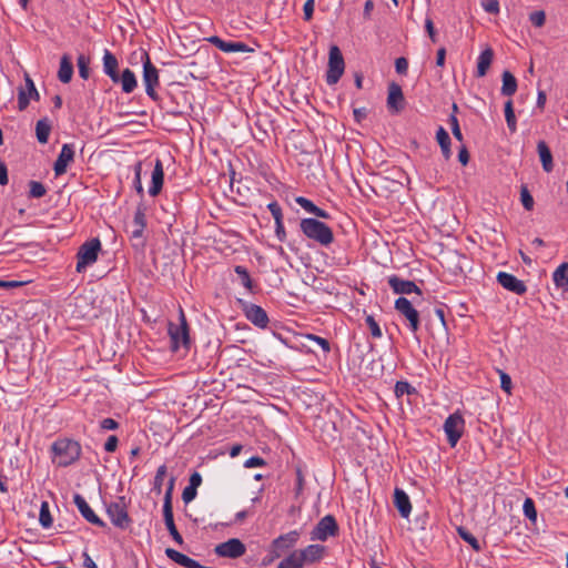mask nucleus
<instances>
[{"mask_svg": "<svg viewBox=\"0 0 568 568\" xmlns=\"http://www.w3.org/2000/svg\"><path fill=\"white\" fill-rule=\"evenodd\" d=\"M53 462L57 460L58 466L68 467L74 464L81 456L82 448L79 442L70 438H59L52 446Z\"/></svg>", "mask_w": 568, "mask_h": 568, "instance_id": "obj_1", "label": "nucleus"}, {"mask_svg": "<svg viewBox=\"0 0 568 568\" xmlns=\"http://www.w3.org/2000/svg\"><path fill=\"white\" fill-rule=\"evenodd\" d=\"M302 233L310 240L323 245L328 246L334 241V233L332 229L324 222L317 219L306 217L302 219L300 223Z\"/></svg>", "mask_w": 568, "mask_h": 568, "instance_id": "obj_2", "label": "nucleus"}, {"mask_svg": "<svg viewBox=\"0 0 568 568\" xmlns=\"http://www.w3.org/2000/svg\"><path fill=\"white\" fill-rule=\"evenodd\" d=\"M168 333L171 339V349L176 352L180 347L189 351L191 345L190 328L182 307L179 311V324L169 323Z\"/></svg>", "mask_w": 568, "mask_h": 568, "instance_id": "obj_3", "label": "nucleus"}, {"mask_svg": "<svg viewBox=\"0 0 568 568\" xmlns=\"http://www.w3.org/2000/svg\"><path fill=\"white\" fill-rule=\"evenodd\" d=\"M174 481H175V479H174V477H172L169 481V486H168V489L164 495L163 517H164V523H165L169 534L171 535L173 540L178 545L181 546L184 544V540L174 524L173 507H172V494H173V489H174Z\"/></svg>", "mask_w": 568, "mask_h": 568, "instance_id": "obj_4", "label": "nucleus"}, {"mask_svg": "<svg viewBox=\"0 0 568 568\" xmlns=\"http://www.w3.org/2000/svg\"><path fill=\"white\" fill-rule=\"evenodd\" d=\"M140 58L143 63V83L145 85V93L153 101L159 100V94L155 91V87L159 85V71L152 64L149 53L146 51L140 52Z\"/></svg>", "mask_w": 568, "mask_h": 568, "instance_id": "obj_5", "label": "nucleus"}, {"mask_svg": "<svg viewBox=\"0 0 568 568\" xmlns=\"http://www.w3.org/2000/svg\"><path fill=\"white\" fill-rule=\"evenodd\" d=\"M101 250V242L99 239H92L84 242L77 253V272L85 271L89 265H92L97 260Z\"/></svg>", "mask_w": 568, "mask_h": 568, "instance_id": "obj_6", "label": "nucleus"}, {"mask_svg": "<svg viewBox=\"0 0 568 568\" xmlns=\"http://www.w3.org/2000/svg\"><path fill=\"white\" fill-rule=\"evenodd\" d=\"M106 514L111 523L120 529H126L132 523L126 509L125 497L123 496L119 497L116 501L106 505Z\"/></svg>", "mask_w": 568, "mask_h": 568, "instance_id": "obj_7", "label": "nucleus"}, {"mask_svg": "<svg viewBox=\"0 0 568 568\" xmlns=\"http://www.w3.org/2000/svg\"><path fill=\"white\" fill-rule=\"evenodd\" d=\"M344 69L345 62L339 48L332 45L328 53V69L326 72L327 84H336L343 75Z\"/></svg>", "mask_w": 568, "mask_h": 568, "instance_id": "obj_8", "label": "nucleus"}, {"mask_svg": "<svg viewBox=\"0 0 568 568\" xmlns=\"http://www.w3.org/2000/svg\"><path fill=\"white\" fill-rule=\"evenodd\" d=\"M146 226V217H145V207L143 205H139L134 213V217L132 221V230L130 233V240L132 242V246L140 251L145 246V240L143 239V232Z\"/></svg>", "mask_w": 568, "mask_h": 568, "instance_id": "obj_9", "label": "nucleus"}, {"mask_svg": "<svg viewBox=\"0 0 568 568\" xmlns=\"http://www.w3.org/2000/svg\"><path fill=\"white\" fill-rule=\"evenodd\" d=\"M465 419L458 412L450 414L444 423V432L450 447H455L463 436Z\"/></svg>", "mask_w": 568, "mask_h": 568, "instance_id": "obj_10", "label": "nucleus"}, {"mask_svg": "<svg viewBox=\"0 0 568 568\" xmlns=\"http://www.w3.org/2000/svg\"><path fill=\"white\" fill-rule=\"evenodd\" d=\"M394 307L408 321L410 332L416 333L419 329L420 321L419 313L413 306V303L408 298L400 296L395 301Z\"/></svg>", "mask_w": 568, "mask_h": 568, "instance_id": "obj_11", "label": "nucleus"}, {"mask_svg": "<svg viewBox=\"0 0 568 568\" xmlns=\"http://www.w3.org/2000/svg\"><path fill=\"white\" fill-rule=\"evenodd\" d=\"M338 534V525L332 515L324 516L312 531V540L325 541L328 537Z\"/></svg>", "mask_w": 568, "mask_h": 568, "instance_id": "obj_12", "label": "nucleus"}, {"mask_svg": "<svg viewBox=\"0 0 568 568\" xmlns=\"http://www.w3.org/2000/svg\"><path fill=\"white\" fill-rule=\"evenodd\" d=\"M214 551L219 557L235 559L245 554L246 547L240 539L232 538L219 544Z\"/></svg>", "mask_w": 568, "mask_h": 568, "instance_id": "obj_13", "label": "nucleus"}, {"mask_svg": "<svg viewBox=\"0 0 568 568\" xmlns=\"http://www.w3.org/2000/svg\"><path fill=\"white\" fill-rule=\"evenodd\" d=\"M242 310L246 318L260 328H265L268 324L267 313L258 305L247 302H242Z\"/></svg>", "mask_w": 568, "mask_h": 568, "instance_id": "obj_14", "label": "nucleus"}, {"mask_svg": "<svg viewBox=\"0 0 568 568\" xmlns=\"http://www.w3.org/2000/svg\"><path fill=\"white\" fill-rule=\"evenodd\" d=\"M298 539L300 532L297 530L288 531L275 538L271 544V548L275 551V557H281L287 550L292 549Z\"/></svg>", "mask_w": 568, "mask_h": 568, "instance_id": "obj_15", "label": "nucleus"}, {"mask_svg": "<svg viewBox=\"0 0 568 568\" xmlns=\"http://www.w3.org/2000/svg\"><path fill=\"white\" fill-rule=\"evenodd\" d=\"M73 501L87 521L101 528L106 527V524L91 509L87 500L80 494L74 495Z\"/></svg>", "mask_w": 568, "mask_h": 568, "instance_id": "obj_16", "label": "nucleus"}, {"mask_svg": "<svg viewBox=\"0 0 568 568\" xmlns=\"http://www.w3.org/2000/svg\"><path fill=\"white\" fill-rule=\"evenodd\" d=\"M74 160V148L72 144L65 143L62 145L60 154L54 162L53 170L57 176L67 172L68 165Z\"/></svg>", "mask_w": 568, "mask_h": 568, "instance_id": "obj_17", "label": "nucleus"}, {"mask_svg": "<svg viewBox=\"0 0 568 568\" xmlns=\"http://www.w3.org/2000/svg\"><path fill=\"white\" fill-rule=\"evenodd\" d=\"M497 281L504 288L517 295H523L527 292L525 283L510 273L499 272Z\"/></svg>", "mask_w": 568, "mask_h": 568, "instance_id": "obj_18", "label": "nucleus"}, {"mask_svg": "<svg viewBox=\"0 0 568 568\" xmlns=\"http://www.w3.org/2000/svg\"><path fill=\"white\" fill-rule=\"evenodd\" d=\"M388 285L396 294H422L420 288L415 284V282L409 280H403L397 275H392L388 277Z\"/></svg>", "mask_w": 568, "mask_h": 568, "instance_id": "obj_19", "label": "nucleus"}, {"mask_svg": "<svg viewBox=\"0 0 568 568\" xmlns=\"http://www.w3.org/2000/svg\"><path fill=\"white\" fill-rule=\"evenodd\" d=\"M210 43L215 45L217 49H220L223 52L231 53V52H248L252 51V49L248 48V45L241 41H225L221 39L217 36H213L207 39Z\"/></svg>", "mask_w": 568, "mask_h": 568, "instance_id": "obj_20", "label": "nucleus"}, {"mask_svg": "<svg viewBox=\"0 0 568 568\" xmlns=\"http://www.w3.org/2000/svg\"><path fill=\"white\" fill-rule=\"evenodd\" d=\"M405 99L399 84L393 82L388 87L387 108L393 112H399L404 109Z\"/></svg>", "mask_w": 568, "mask_h": 568, "instance_id": "obj_21", "label": "nucleus"}, {"mask_svg": "<svg viewBox=\"0 0 568 568\" xmlns=\"http://www.w3.org/2000/svg\"><path fill=\"white\" fill-rule=\"evenodd\" d=\"M164 181V172H163V164L160 159L155 160L154 169L152 172V179H151V185L149 187V194L151 196H156L163 186Z\"/></svg>", "mask_w": 568, "mask_h": 568, "instance_id": "obj_22", "label": "nucleus"}, {"mask_svg": "<svg viewBox=\"0 0 568 568\" xmlns=\"http://www.w3.org/2000/svg\"><path fill=\"white\" fill-rule=\"evenodd\" d=\"M165 555L168 556V558H170L174 562H176L185 568H212V567L201 565L199 561L187 557L186 555H184L173 548H166Z\"/></svg>", "mask_w": 568, "mask_h": 568, "instance_id": "obj_23", "label": "nucleus"}, {"mask_svg": "<svg viewBox=\"0 0 568 568\" xmlns=\"http://www.w3.org/2000/svg\"><path fill=\"white\" fill-rule=\"evenodd\" d=\"M394 504L403 518H408L412 511V504L408 495L400 488H395Z\"/></svg>", "mask_w": 568, "mask_h": 568, "instance_id": "obj_24", "label": "nucleus"}, {"mask_svg": "<svg viewBox=\"0 0 568 568\" xmlns=\"http://www.w3.org/2000/svg\"><path fill=\"white\" fill-rule=\"evenodd\" d=\"M118 67L119 63L115 55L111 51L105 49L103 54V71L106 75L110 77V79L114 83L119 82Z\"/></svg>", "mask_w": 568, "mask_h": 568, "instance_id": "obj_25", "label": "nucleus"}, {"mask_svg": "<svg viewBox=\"0 0 568 568\" xmlns=\"http://www.w3.org/2000/svg\"><path fill=\"white\" fill-rule=\"evenodd\" d=\"M304 565L318 561L323 558L325 547L318 544L308 545L300 550Z\"/></svg>", "mask_w": 568, "mask_h": 568, "instance_id": "obj_26", "label": "nucleus"}, {"mask_svg": "<svg viewBox=\"0 0 568 568\" xmlns=\"http://www.w3.org/2000/svg\"><path fill=\"white\" fill-rule=\"evenodd\" d=\"M494 58V51L491 48H486L478 57L477 61V77H485Z\"/></svg>", "mask_w": 568, "mask_h": 568, "instance_id": "obj_27", "label": "nucleus"}, {"mask_svg": "<svg viewBox=\"0 0 568 568\" xmlns=\"http://www.w3.org/2000/svg\"><path fill=\"white\" fill-rule=\"evenodd\" d=\"M537 152L539 154L542 169L546 172H551L554 169L552 155L549 146L545 141H539L537 144Z\"/></svg>", "mask_w": 568, "mask_h": 568, "instance_id": "obj_28", "label": "nucleus"}, {"mask_svg": "<svg viewBox=\"0 0 568 568\" xmlns=\"http://www.w3.org/2000/svg\"><path fill=\"white\" fill-rule=\"evenodd\" d=\"M73 75V64L69 55H62L58 71V79L62 83H69Z\"/></svg>", "mask_w": 568, "mask_h": 568, "instance_id": "obj_29", "label": "nucleus"}, {"mask_svg": "<svg viewBox=\"0 0 568 568\" xmlns=\"http://www.w3.org/2000/svg\"><path fill=\"white\" fill-rule=\"evenodd\" d=\"M121 83L122 91L124 93H131L138 87L135 74L130 69H124L122 74H119V82Z\"/></svg>", "mask_w": 568, "mask_h": 568, "instance_id": "obj_30", "label": "nucleus"}, {"mask_svg": "<svg viewBox=\"0 0 568 568\" xmlns=\"http://www.w3.org/2000/svg\"><path fill=\"white\" fill-rule=\"evenodd\" d=\"M501 79H503V85L500 89L501 94L505 97L514 95L516 93L517 87H518L517 80L514 77V74L510 71L506 70L503 72Z\"/></svg>", "mask_w": 568, "mask_h": 568, "instance_id": "obj_31", "label": "nucleus"}, {"mask_svg": "<svg viewBox=\"0 0 568 568\" xmlns=\"http://www.w3.org/2000/svg\"><path fill=\"white\" fill-rule=\"evenodd\" d=\"M436 140L440 146L444 158L448 160L452 156L450 138L448 132L443 126L438 128L436 132Z\"/></svg>", "mask_w": 568, "mask_h": 568, "instance_id": "obj_32", "label": "nucleus"}, {"mask_svg": "<svg viewBox=\"0 0 568 568\" xmlns=\"http://www.w3.org/2000/svg\"><path fill=\"white\" fill-rule=\"evenodd\" d=\"M51 123L48 118L40 119L36 124V135L40 143L45 144L51 132Z\"/></svg>", "mask_w": 568, "mask_h": 568, "instance_id": "obj_33", "label": "nucleus"}, {"mask_svg": "<svg viewBox=\"0 0 568 568\" xmlns=\"http://www.w3.org/2000/svg\"><path fill=\"white\" fill-rule=\"evenodd\" d=\"M304 562L300 550L292 551L286 558L281 560L277 568H303Z\"/></svg>", "mask_w": 568, "mask_h": 568, "instance_id": "obj_34", "label": "nucleus"}, {"mask_svg": "<svg viewBox=\"0 0 568 568\" xmlns=\"http://www.w3.org/2000/svg\"><path fill=\"white\" fill-rule=\"evenodd\" d=\"M552 281L559 288L568 286V263H561L552 274Z\"/></svg>", "mask_w": 568, "mask_h": 568, "instance_id": "obj_35", "label": "nucleus"}, {"mask_svg": "<svg viewBox=\"0 0 568 568\" xmlns=\"http://www.w3.org/2000/svg\"><path fill=\"white\" fill-rule=\"evenodd\" d=\"M458 536L467 542L475 551L481 550V545L478 539L465 527L457 528Z\"/></svg>", "mask_w": 568, "mask_h": 568, "instance_id": "obj_36", "label": "nucleus"}, {"mask_svg": "<svg viewBox=\"0 0 568 568\" xmlns=\"http://www.w3.org/2000/svg\"><path fill=\"white\" fill-rule=\"evenodd\" d=\"M505 118L507 122V126L511 133L516 132L517 130V121L516 115L514 112L513 101L508 100L505 103Z\"/></svg>", "mask_w": 568, "mask_h": 568, "instance_id": "obj_37", "label": "nucleus"}, {"mask_svg": "<svg viewBox=\"0 0 568 568\" xmlns=\"http://www.w3.org/2000/svg\"><path fill=\"white\" fill-rule=\"evenodd\" d=\"M234 272L240 277L242 285L245 288L252 291V288H253V281H252V278L250 276V273H248L247 268L242 266V265H236L235 268H234Z\"/></svg>", "mask_w": 568, "mask_h": 568, "instance_id": "obj_38", "label": "nucleus"}, {"mask_svg": "<svg viewBox=\"0 0 568 568\" xmlns=\"http://www.w3.org/2000/svg\"><path fill=\"white\" fill-rule=\"evenodd\" d=\"M89 64H90V58L84 55V54H80L77 59V65H78V69H79V75L83 79V80H87L89 77H90V68H89Z\"/></svg>", "mask_w": 568, "mask_h": 568, "instance_id": "obj_39", "label": "nucleus"}, {"mask_svg": "<svg viewBox=\"0 0 568 568\" xmlns=\"http://www.w3.org/2000/svg\"><path fill=\"white\" fill-rule=\"evenodd\" d=\"M39 521L43 528H49L52 525V517L49 510V505L47 501L41 504Z\"/></svg>", "mask_w": 568, "mask_h": 568, "instance_id": "obj_40", "label": "nucleus"}, {"mask_svg": "<svg viewBox=\"0 0 568 568\" xmlns=\"http://www.w3.org/2000/svg\"><path fill=\"white\" fill-rule=\"evenodd\" d=\"M525 516L532 523L537 520V510L531 498H526L523 505Z\"/></svg>", "mask_w": 568, "mask_h": 568, "instance_id": "obj_41", "label": "nucleus"}, {"mask_svg": "<svg viewBox=\"0 0 568 568\" xmlns=\"http://www.w3.org/2000/svg\"><path fill=\"white\" fill-rule=\"evenodd\" d=\"M29 186H30V191H29L30 197L40 199V197L44 196L47 193V190L41 182L30 181Z\"/></svg>", "mask_w": 568, "mask_h": 568, "instance_id": "obj_42", "label": "nucleus"}, {"mask_svg": "<svg viewBox=\"0 0 568 568\" xmlns=\"http://www.w3.org/2000/svg\"><path fill=\"white\" fill-rule=\"evenodd\" d=\"M415 392H416L415 388L408 382L398 381L395 384V395L397 397H402L405 394L409 395Z\"/></svg>", "mask_w": 568, "mask_h": 568, "instance_id": "obj_43", "label": "nucleus"}, {"mask_svg": "<svg viewBox=\"0 0 568 568\" xmlns=\"http://www.w3.org/2000/svg\"><path fill=\"white\" fill-rule=\"evenodd\" d=\"M365 322H366L367 327L369 328L371 335L374 338H381L383 335L382 329H381L378 323L376 322V320L374 318V316L367 315L365 318Z\"/></svg>", "mask_w": 568, "mask_h": 568, "instance_id": "obj_44", "label": "nucleus"}, {"mask_svg": "<svg viewBox=\"0 0 568 568\" xmlns=\"http://www.w3.org/2000/svg\"><path fill=\"white\" fill-rule=\"evenodd\" d=\"M520 200H521V204L523 206L530 211L532 210L534 207V199L530 194V192L528 191L527 186H521L520 189Z\"/></svg>", "mask_w": 568, "mask_h": 568, "instance_id": "obj_45", "label": "nucleus"}, {"mask_svg": "<svg viewBox=\"0 0 568 568\" xmlns=\"http://www.w3.org/2000/svg\"><path fill=\"white\" fill-rule=\"evenodd\" d=\"M448 122H449V125H450L452 133H453L454 138L462 142L463 141V133H462V130H460L457 116L455 114H450L449 119H448Z\"/></svg>", "mask_w": 568, "mask_h": 568, "instance_id": "obj_46", "label": "nucleus"}, {"mask_svg": "<svg viewBox=\"0 0 568 568\" xmlns=\"http://www.w3.org/2000/svg\"><path fill=\"white\" fill-rule=\"evenodd\" d=\"M452 258L456 261L455 272L464 273L465 268L468 266V258L466 255L454 252Z\"/></svg>", "mask_w": 568, "mask_h": 568, "instance_id": "obj_47", "label": "nucleus"}, {"mask_svg": "<svg viewBox=\"0 0 568 568\" xmlns=\"http://www.w3.org/2000/svg\"><path fill=\"white\" fill-rule=\"evenodd\" d=\"M165 475H166V466L161 465L158 468L155 477H154V490H156L158 493H161Z\"/></svg>", "mask_w": 568, "mask_h": 568, "instance_id": "obj_48", "label": "nucleus"}, {"mask_svg": "<svg viewBox=\"0 0 568 568\" xmlns=\"http://www.w3.org/2000/svg\"><path fill=\"white\" fill-rule=\"evenodd\" d=\"M529 21L535 26V27H542L545 24V21H546V14H545V11L542 10H537V11H534L529 14Z\"/></svg>", "mask_w": 568, "mask_h": 568, "instance_id": "obj_49", "label": "nucleus"}, {"mask_svg": "<svg viewBox=\"0 0 568 568\" xmlns=\"http://www.w3.org/2000/svg\"><path fill=\"white\" fill-rule=\"evenodd\" d=\"M306 338L310 341H313L317 345H320L322 347V349L324 351V353H328L331 351V344L326 338L314 335V334H307Z\"/></svg>", "mask_w": 568, "mask_h": 568, "instance_id": "obj_50", "label": "nucleus"}, {"mask_svg": "<svg viewBox=\"0 0 568 568\" xmlns=\"http://www.w3.org/2000/svg\"><path fill=\"white\" fill-rule=\"evenodd\" d=\"M481 7L488 13H491V14L499 13V1L498 0H483Z\"/></svg>", "mask_w": 568, "mask_h": 568, "instance_id": "obj_51", "label": "nucleus"}, {"mask_svg": "<svg viewBox=\"0 0 568 568\" xmlns=\"http://www.w3.org/2000/svg\"><path fill=\"white\" fill-rule=\"evenodd\" d=\"M24 80H26V87L28 90V94L30 95L31 99L38 101L40 99V94H39L38 90L36 89V85L28 73H26Z\"/></svg>", "mask_w": 568, "mask_h": 568, "instance_id": "obj_52", "label": "nucleus"}, {"mask_svg": "<svg viewBox=\"0 0 568 568\" xmlns=\"http://www.w3.org/2000/svg\"><path fill=\"white\" fill-rule=\"evenodd\" d=\"M134 187L141 196L144 194V189L141 182V163H138L134 169Z\"/></svg>", "mask_w": 568, "mask_h": 568, "instance_id": "obj_53", "label": "nucleus"}, {"mask_svg": "<svg viewBox=\"0 0 568 568\" xmlns=\"http://www.w3.org/2000/svg\"><path fill=\"white\" fill-rule=\"evenodd\" d=\"M267 209L271 212L275 222L283 220L282 209L276 201L268 203Z\"/></svg>", "mask_w": 568, "mask_h": 568, "instance_id": "obj_54", "label": "nucleus"}, {"mask_svg": "<svg viewBox=\"0 0 568 568\" xmlns=\"http://www.w3.org/2000/svg\"><path fill=\"white\" fill-rule=\"evenodd\" d=\"M30 99H31L30 95L23 89H20L19 94H18V108L20 111L27 109V106L29 105Z\"/></svg>", "mask_w": 568, "mask_h": 568, "instance_id": "obj_55", "label": "nucleus"}, {"mask_svg": "<svg viewBox=\"0 0 568 568\" xmlns=\"http://www.w3.org/2000/svg\"><path fill=\"white\" fill-rule=\"evenodd\" d=\"M295 202L298 205H301L306 212H308L311 214L315 210V204L311 200H308V199H306L304 196H297L295 199Z\"/></svg>", "mask_w": 568, "mask_h": 568, "instance_id": "obj_56", "label": "nucleus"}, {"mask_svg": "<svg viewBox=\"0 0 568 568\" xmlns=\"http://www.w3.org/2000/svg\"><path fill=\"white\" fill-rule=\"evenodd\" d=\"M196 489L193 486H186L182 493V499L185 504L191 503L196 497Z\"/></svg>", "mask_w": 568, "mask_h": 568, "instance_id": "obj_57", "label": "nucleus"}, {"mask_svg": "<svg viewBox=\"0 0 568 568\" xmlns=\"http://www.w3.org/2000/svg\"><path fill=\"white\" fill-rule=\"evenodd\" d=\"M499 373H500L501 389L505 390L507 394H510L511 386H513L510 376L501 371Z\"/></svg>", "mask_w": 568, "mask_h": 568, "instance_id": "obj_58", "label": "nucleus"}, {"mask_svg": "<svg viewBox=\"0 0 568 568\" xmlns=\"http://www.w3.org/2000/svg\"><path fill=\"white\" fill-rule=\"evenodd\" d=\"M395 70L398 74H406L408 70V61L406 58L400 57L395 61Z\"/></svg>", "mask_w": 568, "mask_h": 568, "instance_id": "obj_59", "label": "nucleus"}, {"mask_svg": "<svg viewBox=\"0 0 568 568\" xmlns=\"http://www.w3.org/2000/svg\"><path fill=\"white\" fill-rule=\"evenodd\" d=\"M314 8H315V0H306V2L304 3V7H303L305 21H310L313 18Z\"/></svg>", "mask_w": 568, "mask_h": 568, "instance_id": "obj_60", "label": "nucleus"}, {"mask_svg": "<svg viewBox=\"0 0 568 568\" xmlns=\"http://www.w3.org/2000/svg\"><path fill=\"white\" fill-rule=\"evenodd\" d=\"M425 29L432 40V42L436 43L437 42V36H436V30H435V27H434V22L432 20V18H426L425 20Z\"/></svg>", "mask_w": 568, "mask_h": 568, "instance_id": "obj_61", "label": "nucleus"}, {"mask_svg": "<svg viewBox=\"0 0 568 568\" xmlns=\"http://www.w3.org/2000/svg\"><path fill=\"white\" fill-rule=\"evenodd\" d=\"M119 444V439L115 435H111L108 437L104 444V450L108 453H113L116 450Z\"/></svg>", "mask_w": 568, "mask_h": 568, "instance_id": "obj_62", "label": "nucleus"}, {"mask_svg": "<svg viewBox=\"0 0 568 568\" xmlns=\"http://www.w3.org/2000/svg\"><path fill=\"white\" fill-rule=\"evenodd\" d=\"M266 465V462L260 456H253L244 463L245 468L260 467Z\"/></svg>", "mask_w": 568, "mask_h": 568, "instance_id": "obj_63", "label": "nucleus"}, {"mask_svg": "<svg viewBox=\"0 0 568 568\" xmlns=\"http://www.w3.org/2000/svg\"><path fill=\"white\" fill-rule=\"evenodd\" d=\"M100 427L104 430H114L119 427V423L113 418L108 417L101 420Z\"/></svg>", "mask_w": 568, "mask_h": 568, "instance_id": "obj_64", "label": "nucleus"}]
</instances>
